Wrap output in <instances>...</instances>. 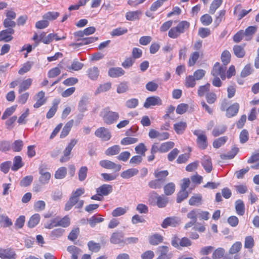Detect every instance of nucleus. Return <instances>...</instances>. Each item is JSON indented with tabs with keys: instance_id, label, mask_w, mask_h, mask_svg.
<instances>
[{
	"instance_id": "f257e3e1",
	"label": "nucleus",
	"mask_w": 259,
	"mask_h": 259,
	"mask_svg": "<svg viewBox=\"0 0 259 259\" xmlns=\"http://www.w3.org/2000/svg\"><path fill=\"white\" fill-rule=\"evenodd\" d=\"M190 24L187 21H182L175 27L171 28L168 33V36L173 39L179 37L190 27Z\"/></svg>"
},
{
	"instance_id": "69168bd1",
	"label": "nucleus",
	"mask_w": 259,
	"mask_h": 259,
	"mask_svg": "<svg viewBox=\"0 0 259 259\" xmlns=\"http://www.w3.org/2000/svg\"><path fill=\"white\" fill-rule=\"evenodd\" d=\"M129 87L127 82H122L118 84L117 88V92L118 94L125 93L128 90Z\"/></svg>"
},
{
	"instance_id": "680f3d73",
	"label": "nucleus",
	"mask_w": 259,
	"mask_h": 259,
	"mask_svg": "<svg viewBox=\"0 0 259 259\" xmlns=\"http://www.w3.org/2000/svg\"><path fill=\"white\" fill-rule=\"evenodd\" d=\"M198 212L199 209H193L187 213V217L191 221L196 223L197 217H198Z\"/></svg>"
},
{
	"instance_id": "c03bdc74",
	"label": "nucleus",
	"mask_w": 259,
	"mask_h": 259,
	"mask_svg": "<svg viewBox=\"0 0 259 259\" xmlns=\"http://www.w3.org/2000/svg\"><path fill=\"white\" fill-rule=\"evenodd\" d=\"M22 166L23 163L21 157L20 156H15L14 159L13 165L12 167V169L13 171H17Z\"/></svg>"
},
{
	"instance_id": "49530a36",
	"label": "nucleus",
	"mask_w": 259,
	"mask_h": 259,
	"mask_svg": "<svg viewBox=\"0 0 259 259\" xmlns=\"http://www.w3.org/2000/svg\"><path fill=\"white\" fill-rule=\"evenodd\" d=\"M238 148L234 147L227 154H222L221 158L222 159H231L233 158L238 152Z\"/></svg>"
},
{
	"instance_id": "5701e85b",
	"label": "nucleus",
	"mask_w": 259,
	"mask_h": 259,
	"mask_svg": "<svg viewBox=\"0 0 259 259\" xmlns=\"http://www.w3.org/2000/svg\"><path fill=\"white\" fill-rule=\"evenodd\" d=\"M138 172L139 170L138 169L132 168L122 171L121 173L120 176L123 179H129L134 176L137 175Z\"/></svg>"
},
{
	"instance_id": "a18cd8bd",
	"label": "nucleus",
	"mask_w": 259,
	"mask_h": 259,
	"mask_svg": "<svg viewBox=\"0 0 259 259\" xmlns=\"http://www.w3.org/2000/svg\"><path fill=\"white\" fill-rule=\"evenodd\" d=\"M127 29L125 27H118L114 29L111 32V35L112 36H118L123 35L127 32Z\"/></svg>"
},
{
	"instance_id": "9d476101",
	"label": "nucleus",
	"mask_w": 259,
	"mask_h": 259,
	"mask_svg": "<svg viewBox=\"0 0 259 259\" xmlns=\"http://www.w3.org/2000/svg\"><path fill=\"white\" fill-rule=\"evenodd\" d=\"M149 197L150 198H156V204L157 206L159 208L164 207L168 202V199L167 198H166L163 195L159 196L157 194V193L154 191H153L151 193H150Z\"/></svg>"
},
{
	"instance_id": "b1692460",
	"label": "nucleus",
	"mask_w": 259,
	"mask_h": 259,
	"mask_svg": "<svg viewBox=\"0 0 259 259\" xmlns=\"http://www.w3.org/2000/svg\"><path fill=\"white\" fill-rule=\"evenodd\" d=\"M142 12L140 11H130L126 13L125 17L128 21H135L139 19Z\"/></svg>"
},
{
	"instance_id": "c756f323",
	"label": "nucleus",
	"mask_w": 259,
	"mask_h": 259,
	"mask_svg": "<svg viewBox=\"0 0 259 259\" xmlns=\"http://www.w3.org/2000/svg\"><path fill=\"white\" fill-rule=\"evenodd\" d=\"M32 82V79L28 78L23 80L19 85V93L21 94L22 92L28 90L31 86Z\"/></svg>"
},
{
	"instance_id": "de8ad7c7",
	"label": "nucleus",
	"mask_w": 259,
	"mask_h": 259,
	"mask_svg": "<svg viewBox=\"0 0 259 259\" xmlns=\"http://www.w3.org/2000/svg\"><path fill=\"white\" fill-rule=\"evenodd\" d=\"M163 189L166 195H171L175 191V185L174 183H169L164 186Z\"/></svg>"
},
{
	"instance_id": "a211bd4d",
	"label": "nucleus",
	"mask_w": 259,
	"mask_h": 259,
	"mask_svg": "<svg viewBox=\"0 0 259 259\" xmlns=\"http://www.w3.org/2000/svg\"><path fill=\"white\" fill-rule=\"evenodd\" d=\"M74 121L73 119H71L68 121L63 127L60 135V138H64L66 137L69 133L73 125Z\"/></svg>"
},
{
	"instance_id": "20e7f679",
	"label": "nucleus",
	"mask_w": 259,
	"mask_h": 259,
	"mask_svg": "<svg viewBox=\"0 0 259 259\" xmlns=\"http://www.w3.org/2000/svg\"><path fill=\"white\" fill-rule=\"evenodd\" d=\"M193 134L197 137L196 143L200 149H205L208 146L207 138L205 132L200 130L193 131Z\"/></svg>"
},
{
	"instance_id": "2eb2a0df",
	"label": "nucleus",
	"mask_w": 259,
	"mask_h": 259,
	"mask_svg": "<svg viewBox=\"0 0 259 259\" xmlns=\"http://www.w3.org/2000/svg\"><path fill=\"white\" fill-rule=\"evenodd\" d=\"M239 105L237 103H235L229 106L226 110V116L228 118L232 117L235 116L238 112Z\"/></svg>"
},
{
	"instance_id": "5fc2aeb1",
	"label": "nucleus",
	"mask_w": 259,
	"mask_h": 259,
	"mask_svg": "<svg viewBox=\"0 0 259 259\" xmlns=\"http://www.w3.org/2000/svg\"><path fill=\"white\" fill-rule=\"evenodd\" d=\"M67 168L65 167H61L58 168L55 174V178L57 179H63L66 175Z\"/></svg>"
},
{
	"instance_id": "6e6552de",
	"label": "nucleus",
	"mask_w": 259,
	"mask_h": 259,
	"mask_svg": "<svg viewBox=\"0 0 259 259\" xmlns=\"http://www.w3.org/2000/svg\"><path fill=\"white\" fill-rule=\"evenodd\" d=\"M95 135L104 141H108L111 137V133L109 130L104 127L98 128L95 131Z\"/></svg>"
},
{
	"instance_id": "72a5a7b5",
	"label": "nucleus",
	"mask_w": 259,
	"mask_h": 259,
	"mask_svg": "<svg viewBox=\"0 0 259 259\" xmlns=\"http://www.w3.org/2000/svg\"><path fill=\"white\" fill-rule=\"evenodd\" d=\"M59 103V101L55 100L53 103V106L50 109L48 113H47L46 117L48 119H50L54 116L55 114L56 113L57 108L58 105Z\"/></svg>"
},
{
	"instance_id": "39448f33",
	"label": "nucleus",
	"mask_w": 259,
	"mask_h": 259,
	"mask_svg": "<svg viewBox=\"0 0 259 259\" xmlns=\"http://www.w3.org/2000/svg\"><path fill=\"white\" fill-rule=\"evenodd\" d=\"M226 71L225 66L221 65L219 63L217 62L211 70V74L213 76H220L223 80H224L226 79Z\"/></svg>"
},
{
	"instance_id": "79ce46f5",
	"label": "nucleus",
	"mask_w": 259,
	"mask_h": 259,
	"mask_svg": "<svg viewBox=\"0 0 259 259\" xmlns=\"http://www.w3.org/2000/svg\"><path fill=\"white\" fill-rule=\"evenodd\" d=\"M228 140V137L226 136H223L218 138L214 140L212 143L213 147L214 148H219L224 145L227 141Z\"/></svg>"
},
{
	"instance_id": "393cba45",
	"label": "nucleus",
	"mask_w": 259,
	"mask_h": 259,
	"mask_svg": "<svg viewBox=\"0 0 259 259\" xmlns=\"http://www.w3.org/2000/svg\"><path fill=\"white\" fill-rule=\"evenodd\" d=\"M187 127V123L184 121H180L174 124V128L178 134H182Z\"/></svg>"
},
{
	"instance_id": "7c9ffc66",
	"label": "nucleus",
	"mask_w": 259,
	"mask_h": 259,
	"mask_svg": "<svg viewBox=\"0 0 259 259\" xmlns=\"http://www.w3.org/2000/svg\"><path fill=\"white\" fill-rule=\"evenodd\" d=\"M163 237L158 234H154L149 237V240L150 244L156 245L162 241Z\"/></svg>"
},
{
	"instance_id": "864d4df0",
	"label": "nucleus",
	"mask_w": 259,
	"mask_h": 259,
	"mask_svg": "<svg viewBox=\"0 0 259 259\" xmlns=\"http://www.w3.org/2000/svg\"><path fill=\"white\" fill-rule=\"evenodd\" d=\"M104 221V219L102 217H99L98 215H94L88 220L90 225L91 227H94L96 224L101 223Z\"/></svg>"
},
{
	"instance_id": "603ef678",
	"label": "nucleus",
	"mask_w": 259,
	"mask_h": 259,
	"mask_svg": "<svg viewBox=\"0 0 259 259\" xmlns=\"http://www.w3.org/2000/svg\"><path fill=\"white\" fill-rule=\"evenodd\" d=\"M223 3L222 0H213L209 8V13L213 14Z\"/></svg>"
},
{
	"instance_id": "e433bc0d",
	"label": "nucleus",
	"mask_w": 259,
	"mask_h": 259,
	"mask_svg": "<svg viewBox=\"0 0 259 259\" xmlns=\"http://www.w3.org/2000/svg\"><path fill=\"white\" fill-rule=\"evenodd\" d=\"M196 84V79L194 76L189 75L186 77L185 80V85L186 88H194Z\"/></svg>"
},
{
	"instance_id": "423d86ee",
	"label": "nucleus",
	"mask_w": 259,
	"mask_h": 259,
	"mask_svg": "<svg viewBox=\"0 0 259 259\" xmlns=\"http://www.w3.org/2000/svg\"><path fill=\"white\" fill-rule=\"evenodd\" d=\"M162 102L160 97L158 96H151L148 97L144 104V107L146 108H149L151 106H160Z\"/></svg>"
},
{
	"instance_id": "f03ea898",
	"label": "nucleus",
	"mask_w": 259,
	"mask_h": 259,
	"mask_svg": "<svg viewBox=\"0 0 259 259\" xmlns=\"http://www.w3.org/2000/svg\"><path fill=\"white\" fill-rule=\"evenodd\" d=\"M100 116L107 124H111L114 123L119 117L118 113L111 111L109 107L104 108L100 112Z\"/></svg>"
},
{
	"instance_id": "4be33fe9",
	"label": "nucleus",
	"mask_w": 259,
	"mask_h": 259,
	"mask_svg": "<svg viewBox=\"0 0 259 259\" xmlns=\"http://www.w3.org/2000/svg\"><path fill=\"white\" fill-rule=\"evenodd\" d=\"M257 27L254 26H250L248 27L244 31L245 40H250L253 35L256 32Z\"/></svg>"
},
{
	"instance_id": "0e129e2a",
	"label": "nucleus",
	"mask_w": 259,
	"mask_h": 259,
	"mask_svg": "<svg viewBox=\"0 0 259 259\" xmlns=\"http://www.w3.org/2000/svg\"><path fill=\"white\" fill-rule=\"evenodd\" d=\"M225 252L224 248L219 247L213 252L212 257L213 259H220L224 256Z\"/></svg>"
},
{
	"instance_id": "aec40b11",
	"label": "nucleus",
	"mask_w": 259,
	"mask_h": 259,
	"mask_svg": "<svg viewBox=\"0 0 259 259\" xmlns=\"http://www.w3.org/2000/svg\"><path fill=\"white\" fill-rule=\"evenodd\" d=\"M235 210L237 214L243 215L245 213V205L243 201L241 199H238L235 203Z\"/></svg>"
},
{
	"instance_id": "4468645a",
	"label": "nucleus",
	"mask_w": 259,
	"mask_h": 259,
	"mask_svg": "<svg viewBox=\"0 0 259 259\" xmlns=\"http://www.w3.org/2000/svg\"><path fill=\"white\" fill-rule=\"evenodd\" d=\"M160 252L159 255L156 259H170L172 256L171 253H168V247L166 246H161L158 248Z\"/></svg>"
},
{
	"instance_id": "13d9d810",
	"label": "nucleus",
	"mask_w": 259,
	"mask_h": 259,
	"mask_svg": "<svg viewBox=\"0 0 259 259\" xmlns=\"http://www.w3.org/2000/svg\"><path fill=\"white\" fill-rule=\"evenodd\" d=\"M242 247V243L240 241L234 243L229 249V253L233 254L239 252Z\"/></svg>"
},
{
	"instance_id": "7ed1b4c3",
	"label": "nucleus",
	"mask_w": 259,
	"mask_h": 259,
	"mask_svg": "<svg viewBox=\"0 0 259 259\" xmlns=\"http://www.w3.org/2000/svg\"><path fill=\"white\" fill-rule=\"evenodd\" d=\"M84 193V189L82 188H78L75 191H73L69 200L65 204V210L66 211L70 210L71 208L77 203L79 197L83 194Z\"/></svg>"
},
{
	"instance_id": "c85d7f7f",
	"label": "nucleus",
	"mask_w": 259,
	"mask_h": 259,
	"mask_svg": "<svg viewBox=\"0 0 259 259\" xmlns=\"http://www.w3.org/2000/svg\"><path fill=\"white\" fill-rule=\"evenodd\" d=\"M12 220L6 215L2 214L0 215V225L4 227H9L12 225Z\"/></svg>"
},
{
	"instance_id": "6ab92c4d",
	"label": "nucleus",
	"mask_w": 259,
	"mask_h": 259,
	"mask_svg": "<svg viewBox=\"0 0 259 259\" xmlns=\"http://www.w3.org/2000/svg\"><path fill=\"white\" fill-rule=\"evenodd\" d=\"M15 253L11 249H0V257L2 259H15Z\"/></svg>"
},
{
	"instance_id": "f704fd0d",
	"label": "nucleus",
	"mask_w": 259,
	"mask_h": 259,
	"mask_svg": "<svg viewBox=\"0 0 259 259\" xmlns=\"http://www.w3.org/2000/svg\"><path fill=\"white\" fill-rule=\"evenodd\" d=\"M88 75L91 79L96 80L99 75V70L97 67H93L88 69Z\"/></svg>"
},
{
	"instance_id": "ea45409f",
	"label": "nucleus",
	"mask_w": 259,
	"mask_h": 259,
	"mask_svg": "<svg viewBox=\"0 0 259 259\" xmlns=\"http://www.w3.org/2000/svg\"><path fill=\"white\" fill-rule=\"evenodd\" d=\"M123 235L120 232L113 233L110 238V242L113 244H118L122 241Z\"/></svg>"
},
{
	"instance_id": "f8f14e48",
	"label": "nucleus",
	"mask_w": 259,
	"mask_h": 259,
	"mask_svg": "<svg viewBox=\"0 0 259 259\" xmlns=\"http://www.w3.org/2000/svg\"><path fill=\"white\" fill-rule=\"evenodd\" d=\"M180 220L176 217H168L165 219L162 224L161 227L163 228H167L169 226L176 227L180 223Z\"/></svg>"
},
{
	"instance_id": "58836bf2",
	"label": "nucleus",
	"mask_w": 259,
	"mask_h": 259,
	"mask_svg": "<svg viewBox=\"0 0 259 259\" xmlns=\"http://www.w3.org/2000/svg\"><path fill=\"white\" fill-rule=\"evenodd\" d=\"M175 146L173 142L169 141L163 143L160 146V152L165 153L172 149Z\"/></svg>"
},
{
	"instance_id": "09e8293b",
	"label": "nucleus",
	"mask_w": 259,
	"mask_h": 259,
	"mask_svg": "<svg viewBox=\"0 0 259 259\" xmlns=\"http://www.w3.org/2000/svg\"><path fill=\"white\" fill-rule=\"evenodd\" d=\"M32 65L33 63L32 62L27 61L22 65L21 68L18 71V73L20 75L24 74L30 70Z\"/></svg>"
},
{
	"instance_id": "9b49d317",
	"label": "nucleus",
	"mask_w": 259,
	"mask_h": 259,
	"mask_svg": "<svg viewBox=\"0 0 259 259\" xmlns=\"http://www.w3.org/2000/svg\"><path fill=\"white\" fill-rule=\"evenodd\" d=\"M112 191V186L109 184H103L96 189L97 194L101 196H107L110 194Z\"/></svg>"
},
{
	"instance_id": "052dcab7",
	"label": "nucleus",
	"mask_w": 259,
	"mask_h": 259,
	"mask_svg": "<svg viewBox=\"0 0 259 259\" xmlns=\"http://www.w3.org/2000/svg\"><path fill=\"white\" fill-rule=\"evenodd\" d=\"M138 139L136 138L127 137L122 139L120 142V144L122 145H129L137 143Z\"/></svg>"
},
{
	"instance_id": "412c9836",
	"label": "nucleus",
	"mask_w": 259,
	"mask_h": 259,
	"mask_svg": "<svg viewBox=\"0 0 259 259\" xmlns=\"http://www.w3.org/2000/svg\"><path fill=\"white\" fill-rule=\"evenodd\" d=\"M67 250L71 254L72 259H78V256L81 253V249L74 245L68 246Z\"/></svg>"
},
{
	"instance_id": "c9c22d12",
	"label": "nucleus",
	"mask_w": 259,
	"mask_h": 259,
	"mask_svg": "<svg viewBox=\"0 0 259 259\" xmlns=\"http://www.w3.org/2000/svg\"><path fill=\"white\" fill-rule=\"evenodd\" d=\"M240 5H237L236 7H235L234 11V14L237 15L238 20H240L243 18L251 11V9L249 10H242L239 13H238V10H240Z\"/></svg>"
},
{
	"instance_id": "4d7b16f0",
	"label": "nucleus",
	"mask_w": 259,
	"mask_h": 259,
	"mask_svg": "<svg viewBox=\"0 0 259 259\" xmlns=\"http://www.w3.org/2000/svg\"><path fill=\"white\" fill-rule=\"evenodd\" d=\"M226 126L224 125L217 126L213 128L212 132V134L214 137H218L224 133L226 131Z\"/></svg>"
},
{
	"instance_id": "ddd939ff",
	"label": "nucleus",
	"mask_w": 259,
	"mask_h": 259,
	"mask_svg": "<svg viewBox=\"0 0 259 259\" xmlns=\"http://www.w3.org/2000/svg\"><path fill=\"white\" fill-rule=\"evenodd\" d=\"M45 93L43 91L39 92L35 96L36 101L33 105L35 108H38L43 105L46 102V98L45 97Z\"/></svg>"
},
{
	"instance_id": "4c0bfd02",
	"label": "nucleus",
	"mask_w": 259,
	"mask_h": 259,
	"mask_svg": "<svg viewBox=\"0 0 259 259\" xmlns=\"http://www.w3.org/2000/svg\"><path fill=\"white\" fill-rule=\"evenodd\" d=\"M59 13L57 12L50 11L45 13L42 18L47 21H53L56 20L59 16Z\"/></svg>"
},
{
	"instance_id": "473e14b6",
	"label": "nucleus",
	"mask_w": 259,
	"mask_h": 259,
	"mask_svg": "<svg viewBox=\"0 0 259 259\" xmlns=\"http://www.w3.org/2000/svg\"><path fill=\"white\" fill-rule=\"evenodd\" d=\"M128 208L127 207H118L114 209L111 213L113 217H118L124 215L126 213Z\"/></svg>"
},
{
	"instance_id": "1a4fd4ad",
	"label": "nucleus",
	"mask_w": 259,
	"mask_h": 259,
	"mask_svg": "<svg viewBox=\"0 0 259 259\" xmlns=\"http://www.w3.org/2000/svg\"><path fill=\"white\" fill-rule=\"evenodd\" d=\"M13 28H8L0 31V41L9 42L13 39L12 35L14 33Z\"/></svg>"
},
{
	"instance_id": "0eeeda50",
	"label": "nucleus",
	"mask_w": 259,
	"mask_h": 259,
	"mask_svg": "<svg viewBox=\"0 0 259 259\" xmlns=\"http://www.w3.org/2000/svg\"><path fill=\"white\" fill-rule=\"evenodd\" d=\"M99 164L103 168L113 169L115 171H119L121 168V165L120 164H116L115 163L108 160H101Z\"/></svg>"
},
{
	"instance_id": "774afa93",
	"label": "nucleus",
	"mask_w": 259,
	"mask_h": 259,
	"mask_svg": "<svg viewBox=\"0 0 259 259\" xmlns=\"http://www.w3.org/2000/svg\"><path fill=\"white\" fill-rule=\"evenodd\" d=\"M189 195V193L187 191L180 190L177 194V202L181 203L184 199H186Z\"/></svg>"
},
{
	"instance_id": "bb28decb",
	"label": "nucleus",
	"mask_w": 259,
	"mask_h": 259,
	"mask_svg": "<svg viewBox=\"0 0 259 259\" xmlns=\"http://www.w3.org/2000/svg\"><path fill=\"white\" fill-rule=\"evenodd\" d=\"M168 172L166 170L159 171L158 170H155L154 176L156 179L161 181L163 184L165 182L166 177L168 176Z\"/></svg>"
},
{
	"instance_id": "8fccbe9b",
	"label": "nucleus",
	"mask_w": 259,
	"mask_h": 259,
	"mask_svg": "<svg viewBox=\"0 0 259 259\" xmlns=\"http://www.w3.org/2000/svg\"><path fill=\"white\" fill-rule=\"evenodd\" d=\"M39 174L40 175L39 178L40 183L43 185L48 184L51 177V174L48 171Z\"/></svg>"
},
{
	"instance_id": "dca6fc26",
	"label": "nucleus",
	"mask_w": 259,
	"mask_h": 259,
	"mask_svg": "<svg viewBox=\"0 0 259 259\" xmlns=\"http://www.w3.org/2000/svg\"><path fill=\"white\" fill-rule=\"evenodd\" d=\"M201 164L207 172H210L212 169V165L210 157L208 156H203L201 160Z\"/></svg>"
},
{
	"instance_id": "f3484780",
	"label": "nucleus",
	"mask_w": 259,
	"mask_h": 259,
	"mask_svg": "<svg viewBox=\"0 0 259 259\" xmlns=\"http://www.w3.org/2000/svg\"><path fill=\"white\" fill-rule=\"evenodd\" d=\"M124 73V70L121 67L111 68L108 71V75L111 77H118Z\"/></svg>"
},
{
	"instance_id": "a878e982",
	"label": "nucleus",
	"mask_w": 259,
	"mask_h": 259,
	"mask_svg": "<svg viewBox=\"0 0 259 259\" xmlns=\"http://www.w3.org/2000/svg\"><path fill=\"white\" fill-rule=\"evenodd\" d=\"M226 13V10H222L216 14L214 21L215 27H218L223 21L225 20Z\"/></svg>"
},
{
	"instance_id": "2f4dec72",
	"label": "nucleus",
	"mask_w": 259,
	"mask_h": 259,
	"mask_svg": "<svg viewBox=\"0 0 259 259\" xmlns=\"http://www.w3.org/2000/svg\"><path fill=\"white\" fill-rule=\"evenodd\" d=\"M121 150V148L119 145H114L111 146L105 151V154L108 156H113L118 154Z\"/></svg>"
},
{
	"instance_id": "338daca9",
	"label": "nucleus",
	"mask_w": 259,
	"mask_h": 259,
	"mask_svg": "<svg viewBox=\"0 0 259 259\" xmlns=\"http://www.w3.org/2000/svg\"><path fill=\"white\" fill-rule=\"evenodd\" d=\"M88 246L89 250L95 252L99 251L101 248L100 244L98 243H96L93 241H89L88 243Z\"/></svg>"
},
{
	"instance_id": "3c124183",
	"label": "nucleus",
	"mask_w": 259,
	"mask_h": 259,
	"mask_svg": "<svg viewBox=\"0 0 259 259\" xmlns=\"http://www.w3.org/2000/svg\"><path fill=\"white\" fill-rule=\"evenodd\" d=\"M111 83L110 82H106L101 84L95 91V94L97 95L101 93L108 91L111 89Z\"/></svg>"
},
{
	"instance_id": "a19ab883",
	"label": "nucleus",
	"mask_w": 259,
	"mask_h": 259,
	"mask_svg": "<svg viewBox=\"0 0 259 259\" xmlns=\"http://www.w3.org/2000/svg\"><path fill=\"white\" fill-rule=\"evenodd\" d=\"M40 215L38 213L33 214L30 218L28 226L30 228H33L36 226L40 221Z\"/></svg>"
},
{
	"instance_id": "bf43d9fd",
	"label": "nucleus",
	"mask_w": 259,
	"mask_h": 259,
	"mask_svg": "<svg viewBox=\"0 0 259 259\" xmlns=\"http://www.w3.org/2000/svg\"><path fill=\"white\" fill-rule=\"evenodd\" d=\"M163 185V183L161 182V181L156 179L154 180H151L148 183L149 187L154 189L161 188Z\"/></svg>"
},
{
	"instance_id": "6e6d98bb",
	"label": "nucleus",
	"mask_w": 259,
	"mask_h": 259,
	"mask_svg": "<svg viewBox=\"0 0 259 259\" xmlns=\"http://www.w3.org/2000/svg\"><path fill=\"white\" fill-rule=\"evenodd\" d=\"M231 56L230 53L227 50L224 51L222 53L221 60L224 66H226V65L230 63L231 60Z\"/></svg>"
},
{
	"instance_id": "cd10ccee",
	"label": "nucleus",
	"mask_w": 259,
	"mask_h": 259,
	"mask_svg": "<svg viewBox=\"0 0 259 259\" xmlns=\"http://www.w3.org/2000/svg\"><path fill=\"white\" fill-rule=\"evenodd\" d=\"M202 197L201 194H195L189 200V204L192 206H198L201 204Z\"/></svg>"
},
{
	"instance_id": "e2e57ef3",
	"label": "nucleus",
	"mask_w": 259,
	"mask_h": 259,
	"mask_svg": "<svg viewBox=\"0 0 259 259\" xmlns=\"http://www.w3.org/2000/svg\"><path fill=\"white\" fill-rule=\"evenodd\" d=\"M200 20L203 25L208 26L212 23V18L209 15L206 14L200 17Z\"/></svg>"
},
{
	"instance_id": "37998d69",
	"label": "nucleus",
	"mask_w": 259,
	"mask_h": 259,
	"mask_svg": "<svg viewBox=\"0 0 259 259\" xmlns=\"http://www.w3.org/2000/svg\"><path fill=\"white\" fill-rule=\"evenodd\" d=\"M233 51L235 56L238 58H242L244 56L245 52L243 47L235 45L233 47Z\"/></svg>"
}]
</instances>
